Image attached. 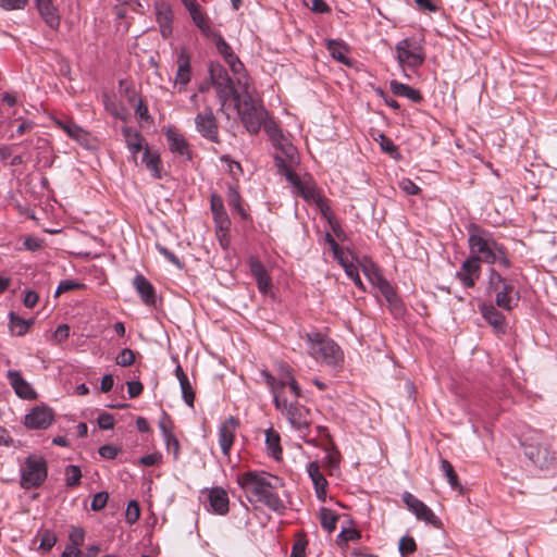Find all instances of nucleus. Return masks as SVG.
I'll return each mask as SVG.
<instances>
[{"label":"nucleus","mask_w":557,"mask_h":557,"mask_svg":"<svg viewBox=\"0 0 557 557\" xmlns=\"http://www.w3.org/2000/svg\"><path fill=\"white\" fill-rule=\"evenodd\" d=\"M144 389L143 384L139 381L127 382V393L129 398L138 397Z\"/></svg>","instance_id":"0e129e2a"},{"label":"nucleus","mask_w":557,"mask_h":557,"mask_svg":"<svg viewBox=\"0 0 557 557\" xmlns=\"http://www.w3.org/2000/svg\"><path fill=\"white\" fill-rule=\"evenodd\" d=\"M274 160H275V165L278 169V172L281 174H283L285 176V178L287 180V182H289L293 185V187L297 190L298 187L302 184V181L297 175V173L293 170V166L296 163L284 161L283 157H281L278 154L274 156Z\"/></svg>","instance_id":"c756f323"},{"label":"nucleus","mask_w":557,"mask_h":557,"mask_svg":"<svg viewBox=\"0 0 557 557\" xmlns=\"http://www.w3.org/2000/svg\"><path fill=\"white\" fill-rule=\"evenodd\" d=\"M165 135L171 151L181 156H186L188 159H190L188 144L183 135L176 133L173 129H168Z\"/></svg>","instance_id":"2f4dec72"},{"label":"nucleus","mask_w":557,"mask_h":557,"mask_svg":"<svg viewBox=\"0 0 557 557\" xmlns=\"http://www.w3.org/2000/svg\"><path fill=\"white\" fill-rule=\"evenodd\" d=\"M262 106V102L259 98H256L253 96H251L248 91V82L246 81V119H248V121L251 119L253 122L257 121V115L255 113V110L252 109V107H257V106Z\"/></svg>","instance_id":"79ce46f5"},{"label":"nucleus","mask_w":557,"mask_h":557,"mask_svg":"<svg viewBox=\"0 0 557 557\" xmlns=\"http://www.w3.org/2000/svg\"><path fill=\"white\" fill-rule=\"evenodd\" d=\"M38 294L35 290H27L24 296V306L27 308H34L38 302Z\"/></svg>","instance_id":"69168bd1"},{"label":"nucleus","mask_w":557,"mask_h":557,"mask_svg":"<svg viewBox=\"0 0 557 557\" xmlns=\"http://www.w3.org/2000/svg\"><path fill=\"white\" fill-rule=\"evenodd\" d=\"M161 459H162L161 454L152 453V454H148L146 456H143L139 459V463L145 466V467H151V466H154V465L159 463L161 461Z\"/></svg>","instance_id":"052dcab7"},{"label":"nucleus","mask_w":557,"mask_h":557,"mask_svg":"<svg viewBox=\"0 0 557 557\" xmlns=\"http://www.w3.org/2000/svg\"><path fill=\"white\" fill-rule=\"evenodd\" d=\"M306 544L305 541H297L293 546L290 557H305Z\"/></svg>","instance_id":"338daca9"},{"label":"nucleus","mask_w":557,"mask_h":557,"mask_svg":"<svg viewBox=\"0 0 557 557\" xmlns=\"http://www.w3.org/2000/svg\"><path fill=\"white\" fill-rule=\"evenodd\" d=\"M249 269L251 276L256 280L258 289L263 295L272 293V280L268 269L256 258H250Z\"/></svg>","instance_id":"2eb2a0df"},{"label":"nucleus","mask_w":557,"mask_h":557,"mask_svg":"<svg viewBox=\"0 0 557 557\" xmlns=\"http://www.w3.org/2000/svg\"><path fill=\"white\" fill-rule=\"evenodd\" d=\"M242 197L239 193V184L238 182L227 185V201L228 205L232 206L238 213L244 216V209L240 203Z\"/></svg>","instance_id":"58836bf2"},{"label":"nucleus","mask_w":557,"mask_h":557,"mask_svg":"<svg viewBox=\"0 0 557 557\" xmlns=\"http://www.w3.org/2000/svg\"><path fill=\"white\" fill-rule=\"evenodd\" d=\"M143 163H145L146 168L151 172L153 177L161 178V160L160 156L157 152H151L148 148L145 149L143 153Z\"/></svg>","instance_id":"c9c22d12"},{"label":"nucleus","mask_w":557,"mask_h":557,"mask_svg":"<svg viewBox=\"0 0 557 557\" xmlns=\"http://www.w3.org/2000/svg\"><path fill=\"white\" fill-rule=\"evenodd\" d=\"M121 451L120 448L113 445H103L99 448V455L104 459H114L119 453Z\"/></svg>","instance_id":"5fc2aeb1"},{"label":"nucleus","mask_w":557,"mask_h":557,"mask_svg":"<svg viewBox=\"0 0 557 557\" xmlns=\"http://www.w3.org/2000/svg\"><path fill=\"white\" fill-rule=\"evenodd\" d=\"M398 549H399L400 555L403 557H406L416 552V549H417L416 541L411 536H408V535L403 536L399 540Z\"/></svg>","instance_id":"c03bdc74"},{"label":"nucleus","mask_w":557,"mask_h":557,"mask_svg":"<svg viewBox=\"0 0 557 557\" xmlns=\"http://www.w3.org/2000/svg\"><path fill=\"white\" fill-rule=\"evenodd\" d=\"M296 193L306 200H312L317 202L320 207H322L323 199L314 185L302 182V184L298 187Z\"/></svg>","instance_id":"4c0bfd02"},{"label":"nucleus","mask_w":557,"mask_h":557,"mask_svg":"<svg viewBox=\"0 0 557 557\" xmlns=\"http://www.w3.org/2000/svg\"><path fill=\"white\" fill-rule=\"evenodd\" d=\"M122 133L126 143V146L134 158L144 148L145 138L133 127L124 126Z\"/></svg>","instance_id":"c85d7f7f"},{"label":"nucleus","mask_w":557,"mask_h":557,"mask_svg":"<svg viewBox=\"0 0 557 557\" xmlns=\"http://www.w3.org/2000/svg\"><path fill=\"white\" fill-rule=\"evenodd\" d=\"M326 48L335 60L346 65L350 64L349 58L347 57L348 49L344 44L336 40H329Z\"/></svg>","instance_id":"e433bc0d"},{"label":"nucleus","mask_w":557,"mask_h":557,"mask_svg":"<svg viewBox=\"0 0 557 557\" xmlns=\"http://www.w3.org/2000/svg\"><path fill=\"white\" fill-rule=\"evenodd\" d=\"M209 505L215 513L224 515L228 510V497L223 488H212L208 494Z\"/></svg>","instance_id":"cd10ccee"},{"label":"nucleus","mask_w":557,"mask_h":557,"mask_svg":"<svg viewBox=\"0 0 557 557\" xmlns=\"http://www.w3.org/2000/svg\"><path fill=\"white\" fill-rule=\"evenodd\" d=\"M133 286L139 294L143 302L147 306L156 305V289L152 284L143 275L137 274L133 280Z\"/></svg>","instance_id":"412c9836"},{"label":"nucleus","mask_w":557,"mask_h":557,"mask_svg":"<svg viewBox=\"0 0 557 557\" xmlns=\"http://www.w3.org/2000/svg\"><path fill=\"white\" fill-rule=\"evenodd\" d=\"M30 324L32 321H26L16 315L14 312H10V329L17 336L26 334Z\"/></svg>","instance_id":"ea45409f"},{"label":"nucleus","mask_w":557,"mask_h":557,"mask_svg":"<svg viewBox=\"0 0 557 557\" xmlns=\"http://www.w3.org/2000/svg\"><path fill=\"white\" fill-rule=\"evenodd\" d=\"M140 517V508L139 504L136 500H131L127 504L126 512H125V519L126 522L129 524L135 523Z\"/></svg>","instance_id":"49530a36"},{"label":"nucleus","mask_w":557,"mask_h":557,"mask_svg":"<svg viewBox=\"0 0 557 557\" xmlns=\"http://www.w3.org/2000/svg\"><path fill=\"white\" fill-rule=\"evenodd\" d=\"M47 463L42 457L28 456L21 473V486L29 490L40 486L47 479Z\"/></svg>","instance_id":"9d476101"},{"label":"nucleus","mask_w":557,"mask_h":557,"mask_svg":"<svg viewBox=\"0 0 557 557\" xmlns=\"http://www.w3.org/2000/svg\"><path fill=\"white\" fill-rule=\"evenodd\" d=\"M239 426V421L233 417L226 419L219 429V444L224 455H227L235 436V431Z\"/></svg>","instance_id":"a211bd4d"},{"label":"nucleus","mask_w":557,"mask_h":557,"mask_svg":"<svg viewBox=\"0 0 557 557\" xmlns=\"http://www.w3.org/2000/svg\"><path fill=\"white\" fill-rule=\"evenodd\" d=\"M27 4V0H0V7L4 10H21Z\"/></svg>","instance_id":"4d7b16f0"},{"label":"nucleus","mask_w":557,"mask_h":557,"mask_svg":"<svg viewBox=\"0 0 557 557\" xmlns=\"http://www.w3.org/2000/svg\"><path fill=\"white\" fill-rule=\"evenodd\" d=\"M469 255L487 264H499L505 269L511 267V260L506 247L498 243L493 233L476 225L468 227Z\"/></svg>","instance_id":"7ed1b4c3"},{"label":"nucleus","mask_w":557,"mask_h":557,"mask_svg":"<svg viewBox=\"0 0 557 557\" xmlns=\"http://www.w3.org/2000/svg\"><path fill=\"white\" fill-rule=\"evenodd\" d=\"M399 186L408 195H417L420 191V187L408 178L403 180Z\"/></svg>","instance_id":"e2e57ef3"},{"label":"nucleus","mask_w":557,"mask_h":557,"mask_svg":"<svg viewBox=\"0 0 557 557\" xmlns=\"http://www.w3.org/2000/svg\"><path fill=\"white\" fill-rule=\"evenodd\" d=\"M39 14L46 24L52 29H58L60 26V15L58 9L52 4L51 0H36Z\"/></svg>","instance_id":"5701e85b"},{"label":"nucleus","mask_w":557,"mask_h":557,"mask_svg":"<svg viewBox=\"0 0 557 557\" xmlns=\"http://www.w3.org/2000/svg\"><path fill=\"white\" fill-rule=\"evenodd\" d=\"M264 436L268 454L275 460H280L283 453L280 434L272 428H269L264 431Z\"/></svg>","instance_id":"7c9ffc66"},{"label":"nucleus","mask_w":557,"mask_h":557,"mask_svg":"<svg viewBox=\"0 0 557 557\" xmlns=\"http://www.w3.org/2000/svg\"><path fill=\"white\" fill-rule=\"evenodd\" d=\"M281 485L282 480L269 472L246 471V499L256 508L282 511L284 504L277 494Z\"/></svg>","instance_id":"f03ea898"},{"label":"nucleus","mask_w":557,"mask_h":557,"mask_svg":"<svg viewBox=\"0 0 557 557\" xmlns=\"http://www.w3.org/2000/svg\"><path fill=\"white\" fill-rule=\"evenodd\" d=\"M156 21L159 25L160 33L163 38H168L171 36L173 28V13L169 4L166 3H156Z\"/></svg>","instance_id":"aec40b11"},{"label":"nucleus","mask_w":557,"mask_h":557,"mask_svg":"<svg viewBox=\"0 0 557 557\" xmlns=\"http://www.w3.org/2000/svg\"><path fill=\"white\" fill-rule=\"evenodd\" d=\"M197 131L211 141H218V125L213 112L206 108L195 119Z\"/></svg>","instance_id":"4468645a"},{"label":"nucleus","mask_w":557,"mask_h":557,"mask_svg":"<svg viewBox=\"0 0 557 557\" xmlns=\"http://www.w3.org/2000/svg\"><path fill=\"white\" fill-rule=\"evenodd\" d=\"M189 14L195 25L201 30V33L206 37L211 38L212 36H216V32L211 26L210 20L201 11L200 7L195 11L189 12Z\"/></svg>","instance_id":"f704fd0d"},{"label":"nucleus","mask_w":557,"mask_h":557,"mask_svg":"<svg viewBox=\"0 0 557 557\" xmlns=\"http://www.w3.org/2000/svg\"><path fill=\"white\" fill-rule=\"evenodd\" d=\"M337 517L330 510L323 509L321 513V525L327 532H333L336 529Z\"/></svg>","instance_id":"a18cd8bd"},{"label":"nucleus","mask_w":557,"mask_h":557,"mask_svg":"<svg viewBox=\"0 0 557 557\" xmlns=\"http://www.w3.org/2000/svg\"><path fill=\"white\" fill-rule=\"evenodd\" d=\"M108 498H109L108 493H106V492L97 493L92 497V500H91V504H90L91 510L99 511L102 508H104V506H106V504L108 502Z\"/></svg>","instance_id":"3c124183"},{"label":"nucleus","mask_w":557,"mask_h":557,"mask_svg":"<svg viewBox=\"0 0 557 557\" xmlns=\"http://www.w3.org/2000/svg\"><path fill=\"white\" fill-rule=\"evenodd\" d=\"M210 79L216 89L221 110L225 112L227 117H238L244 121V112L242 110L240 94L235 87L234 81L228 76L226 70L221 64H210Z\"/></svg>","instance_id":"39448f33"},{"label":"nucleus","mask_w":557,"mask_h":557,"mask_svg":"<svg viewBox=\"0 0 557 557\" xmlns=\"http://www.w3.org/2000/svg\"><path fill=\"white\" fill-rule=\"evenodd\" d=\"M55 542H57V536L54 535V533L46 530L41 534V540H40L39 546L44 550L48 552L54 546Z\"/></svg>","instance_id":"09e8293b"},{"label":"nucleus","mask_w":557,"mask_h":557,"mask_svg":"<svg viewBox=\"0 0 557 557\" xmlns=\"http://www.w3.org/2000/svg\"><path fill=\"white\" fill-rule=\"evenodd\" d=\"M168 450H173L174 458L178 457L180 454V442L173 432L163 436Z\"/></svg>","instance_id":"8fccbe9b"},{"label":"nucleus","mask_w":557,"mask_h":557,"mask_svg":"<svg viewBox=\"0 0 557 557\" xmlns=\"http://www.w3.org/2000/svg\"><path fill=\"white\" fill-rule=\"evenodd\" d=\"M257 115V121L246 119V131L249 133H258L263 127L273 148L276 150L275 154L283 157L284 161L292 163L298 162V153L296 147L292 144L290 139L282 132L278 125L269 117L268 111L262 106L252 107Z\"/></svg>","instance_id":"20e7f679"},{"label":"nucleus","mask_w":557,"mask_h":557,"mask_svg":"<svg viewBox=\"0 0 557 557\" xmlns=\"http://www.w3.org/2000/svg\"><path fill=\"white\" fill-rule=\"evenodd\" d=\"M98 425L102 430H111L114 426V418L110 413H101L97 419Z\"/></svg>","instance_id":"13d9d810"},{"label":"nucleus","mask_w":557,"mask_h":557,"mask_svg":"<svg viewBox=\"0 0 557 557\" xmlns=\"http://www.w3.org/2000/svg\"><path fill=\"white\" fill-rule=\"evenodd\" d=\"M10 385L14 389L15 394L23 399L36 398V392L32 385L24 380L22 374L16 370H9L7 373Z\"/></svg>","instance_id":"f3484780"},{"label":"nucleus","mask_w":557,"mask_h":557,"mask_svg":"<svg viewBox=\"0 0 557 557\" xmlns=\"http://www.w3.org/2000/svg\"><path fill=\"white\" fill-rule=\"evenodd\" d=\"M191 78L190 57L185 49H181L177 57V71L175 84L186 86Z\"/></svg>","instance_id":"393cba45"},{"label":"nucleus","mask_w":557,"mask_h":557,"mask_svg":"<svg viewBox=\"0 0 557 557\" xmlns=\"http://www.w3.org/2000/svg\"><path fill=\"white\" fill-rule=\"evenodd\" d=\"M488 290L494 293L497 307L504 310L511 311L519 304V290L493 268L488 275Z\"/></svg>","instance_id":"6e6552de"},{"label":"nucleus","mask_w":557,"mask_h":557,"mask_svg":"<svg viewBox=\"0 0 557 557\" xmlns=\"http://www.w3.org/2000/svg\"><path fill=\"white\" fill-rule=\"evenodd\" d=\"M391 90L394 95L408 98L412 102L419 103L423 100L421 92L409 85L399 83L397 81L391 82Z\"/></svg>","instance_id":"473e14b6"},{"label":"nucleus","mask_w":557,"mask_h":557,"mask_svg":"<svg viewBox=\"0 0 557 557\" xmlns=\"http://www.w3.org/2000/svg\"><path fill=\"white\" fill-rule=\"evenodd\" d=\"M159 428L161 430L162 436H165V434L173 432L172 420L165 411L162 412V418L159 421Z\"/></svg>","instance_id":"6e6d98bb"},{"label":"nucleus","mask_w":557,"mask_h":557,"mask_svg":"<svg viewBox=\"0 0 557 557\" xmlns=\"http://www.w3.org/2000/svg\"><path fill=\"white\" fill-rule=\"evenodd\" d=\"M23 245L25 249L29 251H37L42 247V240L37 237L28 236L25 237Z\"/></svg>","instance_id":"680f3d73"},{"label":"nucleus","mask_w":557,"mask_h":557,"mask_svg":"<svg viewBox=\"0 0 557 557\" xmlns=\"http://www.w3.org/2000/svg\"><path fill=\"white\" fill-rule=\"evenodd\" d=\"M441 469L444 472V474L446 475L447 481H448L449 485L451 486V488H454V490L460 488L457 473L455 472L453 465L448 460H446V459L441 460Z\"/></svg>","instance_id":"a19ab883"},{"label":"nucleus","mask_w":557,"mask_h":557,"mask_svg":"<svg viewBox=\"0 0 557 557\" xmlns=\"http://www.w3.org/2000/svg\"><path fill=\"white\" fill-rule=\"evenodd\" d=\"M403 500L407 508L417 517L418 520L437 527L440 523L438 518L423 502L418 499L409 492L403 494Z\"/></svg>","instance_id":"9b49d317"},{"label":"nucleus","mask_w":557,"mask_h":557,"mask_svg":"<svg viewBox=\"0 0 557 557\" xmlns=\"http://www.w3.org/2000/svg\"><path fill=\"white\" fill-rule=\"evenodd\" d=\"M53 420V414L48 407H35L25 416V425L28 429L41 430L47 429Z\"/></svg>","instance_id":"dca6fc26"},{"label":"nucleus","mask_w":557,"mask_h":557,"mask_svg":"<svg viewBox=\"0 0 557 557\" xmlns=\"http://www.w3.org/2000/svg\"><path fill=\"white\" fill-rule=\"evenodd\" d=\"M135 361V354L132 349L124 348L116 356V363L121 367H129Z\"/></svg>","instance_id":"de8ad7c7"},{"label":"nucleus","mask_w":557,"mask_h":557,"mask_svg":"<svg viewBox=\"0 0 557 557\" xmlns=\"http://www.w3.org/2000/svg\"><path fill=\"white\" fill-rule=\"evenodd\" d=\"M82 478V471L78 466L70 465L65 469V482L70 487L79 484Z\"/></svg>","instance_id":"37998d69"},{"label":"nucleus","mask_w":557,"mask_h":557,"mask_svg":"<svg viewBox=\"0 0 557 557\" xmlns=\"http://www.w3.org/2000/svg\"><path fill=\"white\" fill-rule=\"evenodd\" d=\"M211 38L215 39V46L218 51L223 55L225 62L228 64L231 71L237 75L243 70V63L240 59L234 54L228 44L216 33V36Z\"/></svg>","instance_id":"6ab92c4d"},{"label":"nucleus","mask_w":557,"mask_h":557,"mask_svg":"<svg viewBox=\"0 0 557 557\" xmlns=\"http://www.w3.org/2000/svg\"><path fill=\"white\" fill-rule=\"evenodd\" d=\"M481 313L485 321L493 326L497 333H505L506 318L492 305H482L480 307Z\"/></svg>","instance_id":"4be33fe9"},{"label":"nucleus","mask_w":557,"mask_h":557,"mask_svg":"<svg viewBox=\"0 0 557 557\" xmlns=\"http://www.w3.org/2000/svg\"><path fill=\"white\" fill-rule=\"evenodd\" d=\"M82 286V284L75 282V281H71V280H64V281H61L57 290H55V296L62 294V293H66V292H70V290H74V289H77Z\"/></svg>","instance_id":"864d4df0"},{"label":"nucleus","mask_w":557,"mask_h":557,"mask_svg":"<svg viewBox=\"0 0 557 557\" xmlns=\"http://www.w3.org/2000/svg\"><path fill=\"white\" fill-rule=\"evenodd\" d=\"M396 58L401 67H419L425 60L422 46L414 38H405L397 42Z\"/></svg>","instance_id":"1a4fd4ad"},{"label":"nucleus","mask_w":557,"mask_h":557,"mask_svg":"<svg viewBox=\"0 0 557 557\" xmlns=\"http://www.w3.org/2000/svg\"><path fill=\"white\" fill-rule=\"evenodd\" d=\"M307 472L314 485L318 498L324 500L326 495L327 481L323 473L320 471L319 463L317 461L309 462L307 466Z\"/></svg>","instance_id":"b1692460"},{"label":"nucleus","mask_w":557,"mask_h":557,"mask_svg":"<svg viewBox=\"0 0 557 557\" xmlns=\"http://www.w3.org/2000/svg\"><path fill=\"white\" fill-rule=\"evenodd\" d=\"M210 209L213 215L216 233L222 234L230 230L231 220L224 208L223 199L218 193H212L210 196Z\"/></svg>","instance_id":"f8f14e48"},{"label":"nucleus","mask_w":557,"mask_h":557,"mask_svg":"<svg viewBox=\"0 0 557 557\" xmlns=\"http://www.w3.org/2000/svg\"><path fill=\"white\" fill-rule=\"evenodd\" d=\"M261 374L271 387L275 408L282 412L301 436H305L310 426V411L297 401L302 392L296 380L289 373L278 382L265 371H262Z\"/></svg>","instance_id":"f257e3e1"},{"label":"nucleus","mask_w":557,"mask_h":557,"mask_svg":"<svg viewBox=\"0 0 557 557\" xmlns=\"http://www.w3.org/2000/svg\"><path fill=\"white\" fill-rule=\"evenodd\" d=\"M83 555L79 547L67 544L65 549L62 553V557H81Z\"/></svg>","instance_id":"774afa93"},{"label":"nucleus","mask_w":557,"mask_h":557,"mask_svg":"<svg viewBox=\"0 0 557 557\" xmlns=\"http://www.w3.org/2000/svg\"><path fill=\"white\" fill-rule=\"evenodd\" d=\"M527 458L540 469H548L555 463L556 451L549 440L539 431H531L522 441Z\"/></svg>","instance_id":"423d86ee"},{"label":"nucleus","mask_w":557,"mask_h":557,"mask_svg":"<svg viewBox=\"0 0 557 557\" xmlns=\"http://www.w3.org/2000/svg\"><path fill=\"white\" fill-rule=\"evenodd\" d=\"M360 537V533L355 529H344L338 535L341 543H347L349 541H356Z\"/></svg>","instance_id":"bf43d9fd"},{"label":"nucleus","mask_w":557,"mask_h":557,"mask_svg":"<svg viewBox=\"0 0 557 557\" xmlns=\"http://www.w3.org/2000/svg\"><path fill=\"white\" fill-rule=\"evenodd\" d=\"M379 287L385 300L387 301L391 311L394 314H401L404 312V306L392 285L387 281L381 280Z\"/></svg>","instance_id":"a878e982"},{"label":"nucleus","mask_w":557,"mask_h":557,"mask_svg":"<svg viewBox=\"0 0 557 557\" xmlns=\"http://www.w3.org/2000/svg\"><path fill=\"white\" fill-rule=\"evenodd\" d=\"M175 375L180 382L182 395H183L185 403L188 406H193L194 400H195V393L193 391L191 384H190L186 373L183 371V369L180 364H177L175 368Z\"/></svg>","instance_id":"72a5a7b5"},{"label":"nucleus","mask_w":557,"mask_h":557,"mask_svg":"<svg viewBox=\"0 0 557 557\" xmlns=\"http://www.w3.org/2000/svg\"><path fill=\"white\" fill-rule=\"evenodd\" d=\"M481 261L470 256L462 262L456 277L465 287H473L481 275Z\"/></svg>","instance_id":"ddd939ff"},{"label":"nucleus","mask_w":557,"mask_h":557,"mask_svg":"<svg viewBox=\"0 0 557 557\" xmlns=\"http://www.w3.org/2000/svg\"><path fill=\"white\" fill-rule=\"evenodd\" d=\"M57 124L69 137L76 140L78 144L83 146L89 145V134L73 121H58Z\"/></svg>","instance_id":"bb28decb"},{"label":"nucleus","mask_w":557,"mask_h":557,"mask_svg":"<svg viewBox=\"0 0 557 557\" xmlns=\"http://www.w3.org/2000/svg\"><path fill=\"white\" fill-rule=\"evenodd\" d=\"M305 337L308 352L317 361L334 368L343 363V351L333 339L320 332H309Z\"/></svg>","instance_id":"0eeeda50"},{"label":"nucleus","mask_w":557,"mask_h":557,"mask_svg":"<svg viewBox=\"0 0 557 557\" xmlns=\"http://www.w3.org/2000/svg\"><path fill=\"white\" fill-rule=\"evenodd\" d=\"M84 539H85V532L83 529L72 528L70 535H69V541H70L69 544L79 547L81 545H83Z\"/></svg>","instance_id":"603ef678"}]
</instances>
